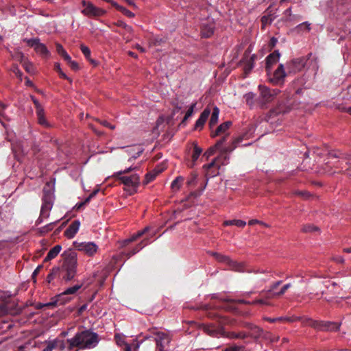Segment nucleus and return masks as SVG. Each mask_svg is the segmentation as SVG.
Returning <instances> with one entry per match:
<instances>
[{"label": "nucleus", "mask_w": 351, "mask_h": 351, "mask_svg": "<svg viewBox=\"0 0 351 351\" xmlns=\"http://www.w3.org/2000/svg\"><path fill=\"white\" fill-rule=\"evenodd\" d=\"M62 263L60 267H53L47 275L46 281L51 284L55 278L66 282L73 280L77 274V254L71 249L64 251L62 254Z\"/></svg>", "instance_id": "1"}, {"label": "nucleus", "mask_w": 351, "mask_h": 351, "mask_svg": "<svg viewBox=\"0 0 351 351\" xmlns=\"http://www.w3.org/2000/svg\"><path fill=\"white\" fill-rule=\"evenodd\" d=\"M200 308L207 311V315L210 318H215L217 324H202V330L212 337H228L230 339H245L247 335L245 332H226L223 326L228 323L227 317L219 316L215 313L210 311V306L208 304L202 305Z\"/></svg>", "instance_id": "2"}, {"label": "nucleus", "mask_w": 351, "mask_h": 351, "mask_svg": "<svg viewBox=\"0 0 351 351\" xmlns=\"http://www.w3.org/2000/svg\"><path fill=\"white\" fill-rule=\"evenodd\" d=\"M99 341V335L89 330L77 332L75 336L66 340L67 350L71 351L75 348L79 350L94 348Z\"/></svg>", "instance_id": "3"}, {"label": "nucleus", "mask_w": 351, "mask_h": 351, "mask_svg": "<svg viewBox=\"0 0 351 351\" xmlns=\"http://www.w3.org/2000/svg\"><path fill=\"white\" fill-rule=\"evenodd\" d=\"M305 323L317 330L324 332L339 331L341 325V322L313 320L311 318H306L305 319Z\"/></svg>", "instance_id": "4"}, {"label": "nucleus", "mask_w": 351, "mask_h": 351, "mask_svg": "<svg viewBox=\"0 0 351 351\" xmlns=\"http://www.w3.org/2000/svg\"><path fill=\"white\" fill-rule=\"evenodd\" d=\"M260 95L256 99L262 108H266L267 104L271 102L279 93L277 89H271L266 86L259 85Z\"/></svg>", "instance_id": "5"}, {"label": "nucleus", "mask_w": 351, "mask_h": 351, "mask_svg": "<svg viewBox=\"0 0 351 351\" xmlns=\"http://www.w3.org/2000/svg\"><path fill=\"white\" fill-rule=\"evenodd\" d=\"M121 182L125 185L124 190L130 195H132L137 192V188L140 184V176L134 173L130 176H122L114 178Z\"/></svg>", "instance_id": "6"}, {"label": "nucleus", "mask_w": 351, "mask_h": 351, "mask_svg": "<svg viewBox=\"0 0 351 351\" xmlns=\"http://www.w3.org/2000/svg\"><path fill=\"white\" fill-rule=\"evenodd\" d=\"M225 165H226V162L223 159L221 160V157H217L209 164L204 165L203 169H204V176L206 180L218 176L220 167Z\"/></svg>", "instance_id": "7"}, {"label": "nucleus", "mask_w": 351, "mask_h": 351, "mask_svg": "<svg viewBox=\"0 0 351 351\" xmlns=\"http://www.w3.org/2000/svg\"><path fill=\"white\" fill-rule=\"evenodd\" d=\"M82 3L84 7L82 13L88 17H99L106 13L105 10L96 7L91 2L83 0Z\"/></svg>", "instance_id": "8"}, {"label": "nucleus", "mask_w": 351, "mask_h": 351, "mask_svg": "<svg viewBox=\"0 0 351 351\" xmlns=\"http://www.w3.org/2000/svg\"><path fill=\"white\" fill-rule=\"evenodd\" d=\"M156 348L158 350L168 351L169 349V343L171 341V337L169 334L164 332H154Z\"/></svg>", "instance_id": "9"}, {"label": "nucleus", "mask_w": 351, "mask_h": 351, "mask_svg": "<svg viewBox=\"0 0 351 351\" xmlns=\"http://www.w3.org/2000/svg\"><path fill=\"white\" fill-rule=\"evenodd\" d=\"M73 245L79 251L84 252L86 254L91 256L95 254L98 249L97 245L93 242H73Z\"/></svg>", "instance_id": "10"}, {"label": "nucleus", "mask_w": 351, "mask_h": 351, "mask_svg": "<svg viewBox=\"0 0 351 351\" xmlns=\"http://www.w3.org/2000/svg\"><path fill=\"white\" fill-rule=\"evenodd\" d=\"M307 62V58L301 57L291 60L288 64V69L289 73H295L301 71L305 66Z\"/></svg>", "instance_id": "11"}, {"label": "nucleus", "mask_w": 351, "mask_h": 351, "mask_svg": "<svg viewBox=\"0 0 351 351\" xmlns=\"http://www.w3.org/2000/svg\"><path fill=\"white\" fill-rule=\"evenodd\" d=\"M215 258L219 262L228 264L232 269L241 271L243 266L235 261H232L228 256L215 252L213 253Z\"/></svg>", "instance_id": "12"}, {"label": "nucleus", "mask_w": 351, "mask_h": 351, "mask_svg": "<svg viewBox=\"0 0 351 351\" xmlns=\"http://www.w3.org/2000/svg\"><path fill=\"white\" fill-rule=\"evenodd\" d=\"M82 285H75L71 287L67 288L65 289L62 293L58 295L56 298V301L58 304H63L67 301H69L71 298H66L65 296L68 295L75 294L81 287Z\"/></svg>", "instance_id": "13"}, {"label": "nucleus", "mask_w": 351, "mask_h": 351, "mask_svg": "<svg viewBox=\"0 0 351 351\" xmlns=\"http://www.w3.org/2000/svg\"><path fill=\"white\" fill-rule=\"evenodd\" d=\"M41 209L43 210H51L53 204V193L45 189H43V195L42 197Z\"/></svg>", "instance_id": "14"}, {"label": "nucleus", "mask_w": 351, "mask_h": 351, "mask_svg": "<svg viewBox=\"0 0 351 351\" xmlns=\"http://www.w3.org/2000/svg\"><path fill=\"white\" fill-rule=\"evenodd\" d=\"M251 50L250 48H248L247 49L245 50L244 53V58L243 61L245 62L244 73L245 75H247L254 68V61L256 58V56L255 54H253L252 56H250L249 59L246 60Z\"/></svg>", "instance_id": "15"}, {"label": "nucleus", "mask_w": 351, "mask_h": 351, "mask_svg": "<svg viewBox=\"0 0 351 351\" xmlns=\"http://www.w3.org/2000/svg\"><path fill=\"white\" fill-rule=\"evenodd\" d=\"M285 77L286 73L285 71L284 65L280 64L274 72L273 77L269 79V81L274 84H278L280 82H283Z\"/></svg>", "instance_id": "16"}, {"label": "nucleus", "mask_w": 351, "mask_h": 351, "mask_svg": "<svg viewBox=\"0 0 351 351\" xmlns=\"http://www.w3.org/2000/svg\"><path fill=\"white\" fill-rule=\"evenodd\" d=\"M280 56L278 50H276L266 58L265 70L267 75L271 73L273 64L277 63L279 60Z\"/></svg>", "instance_id": "17"}, {"label": "nucleus", "mask_w": 351, "mask_h": 351, "mask_svg": "<svg viewBox=\"0 0 351 351\" xmlns=\"http://www.w3.org/2000/svg\"><path fill=\"white\" fill-rule=\"evenodd\" d=\"M243 140L242 136H239L237 138H235L232 143V145H230L228 147H224L221 151V154L218 157H221V160L223 159L224 161L228 159V154L232 152L237 146V144L241 143Z\"/></svg>", "instance_id": "18"}, {"label": "nucleus", "mask_w": 351, "mask_h": 351, "mask_svg": "<svg viewBox=\"0 0 351 351\" xmlns=\"http://www.w3.org/2000/svg\"><path fill=\"white\" fill-rule=\"evenodd\" d=\"M210 114V110L209 108H206L204 111L201 113L199 117L198 118V119L195 122V130H201L206 120L208 119L209 115Z\"/></svg>", "instance_id": "19"}, {"label": "nucleus", "mask_w": 351, "mask_h": 351, "mask_svg": "<svg viewBox=\"0 0 351 351\" xmlns=\"http://www.w3.org/2000/svg\"><path fill=\"white\" fill-rule=\"evenodd\" d=\"M80 222L79 220L73 221L64 231V235L68 239H72L75 237L79 230Z\"/></svg>", "instance_id": "20"}, {"label": "nucleus", "mask_w": 351, "mask_h": 351, "mask_svg": "<svg viewBox=\"0 0 351 351\" xmlns=\"http://www.w3.org/2000/svg\"><path fill=\"white\" fill-rule=\"evenodd\" d=\"M232 123L230 121H226L219 125L215 131H212L210 132V136L212 138H215L216 136L225 133L232 125Z\"/></svg>", "instance_id": "21"}, {"label": "nucleus", "mask_w": 351, "mask_h": 351, "mask_svg": "<svg viewBox=\"0 0 351 351\" xmlns=\"http://www.w3.org/2000/svg\"><path fill=\"white\" fill-rule=\"evenodd\" d=\"M227 136H224L222 137L220 140H219L216 144L210 147L209 149H207L206 152H204L203 156L206 157V159H208L210 156H213L217 149H219L221 148L223 143L226 141Z\"/></svg>", "instance_id": "22"}, {"label": "nucleus", "mask_w": 351, "mask_h": 351, "mask_svg": "<svg viewBox=\"0 0 351 351\" xmlns=\"http://www.w3.org/2000/svg\"><path fill=\"white\" fill-rule=\"evenodd\" d=\"M270 7H269L266 10L267 14L261 17V21L262 23L263 28H264L266 25H270L274 20L276 19V16L274 14L271 13V11L269 10Z\"/></svg>", "instance_id": "23"}, {"label": "nucleus", "mask_w": 351, "mask_h": 351, "mask_svg": "<svg viewBox=\"0 0 351 351\" xmlns=\"http://www.w3.org/2000/svg\"><path fill=\"white\" fill-rule=\"evenodd\" d=\"M246 326L250 330V336L254 338H259L264 334V330L256 325L252 324H247Z\"/></svg>", "instance_id": "24"}, {"label": "nucleus", "mask_w": 351, "mask_h": 351, "mask_svg": "<svg viewBox=\"0 0 351 351\" xmlns=\"http://www.w3.org/2000/svg\"><path fill=\"white\" fill-rule=\"evenodd\" d=\"M290 108L285 106L282 104H279L276 107L269 110V117H274L280 114H285L289 112Z\"/></svg>", "instance_id": "25"}, {"label": "nucleus", "mask_w": 351, "mask_h": 351, "mask_svg": "<svg viewBox=\"0 0 351 351\" xmlns=\"http://www.w3.org/2000/svg\"><path fill=\"white\" fill-rule=\"evenodd\" d=\"M215 26L213 24H203L201 29L202 37L210 38L214 34Z\"/></svg>", "instance_id": "26"}, {"label": "nucleus", "mask_w": 351, "mask_h": 351, "mask_svg": "<svg viewBox=\"0 0 351 351\" xmlns=\"http://www.w3.org/2000/svg\"><path fill=\"white\" fill-rule=\"evenodd\" d=\"M38 118V122L45 128H51V125L47 121L45 115L44 109L38 110L36 112Z\"/></svg>", "instance_id": "27"}, {"label": "nucleus", "mask_w": 351, "mask_h": 351, "mask_svg": "<svg viewBox=\"0 0 351 351\" xmlns=\"http://www.w3.org/2000/svg\"><path fill=\"white\" fill-rule=\"evenodd\" d=\"M61 249H62L61 245H55L47 253V256L44 259V262L50 261L51 260L56 258L58 256V254L60 252Z\"/></svg>", "instance_id": "28"}, {"label": "nucleus", "mask_w": 351, "mask_h": 351, "mask_svg": "<svg viewBox=\"0 0 351 351\" xmlns=\"http://www.w3.org/2000/svg\"><path fill=\"white\" fill-rule=\"evenodd\" d=\"M149 227H145L143 230H140L137 232L136 234H134L132 236H131L129 239H125L123 241V245H128L129 243L136 241L138 238L142 237L145 232H147L149 230Z\"/></svg>", "instance_id": "29"}, {"label": "nucleus", "mask_w": 351, "mask_h": 351, "mask_svg": "<svg viewBox=\"0 0 351 351\" xmlns=\"http://www.w3.org/2000/svg\"><path fill=\"white\" fill-rule=\"evenodd\" d=\"M219 114V109L217 106L214 107L209 120V128L210 130H212L213 128L217 123Z\"/></svg>", "instance_id": "30"}, {"label": "nucleus", "mask_w": 351, "mask_h": 351, "mask_svg": "<svg viewBox=\"0 0 351 351\" xmlns=\"http://www.w3.org/2000/svg\"><path fill=\"white\" fill-rule=\"evenodd\" d=\"M192 145L193 147V151L191 158H192L193 165H194L195 162L199 157L200 154H202V149L198 146L197 143L195 141L192 143Z\"/></svg>", "instance_id": "31"}, {"label": "nucleus", "mask_w": 351, "mask_h": 351, "mask_svg": "<svg viewBox=\"0 0 351 351\" xmlns=\"http://www.w3.org/2000/svg\"><path fill=\"white\" fill-rule=\"evenodd\" d=\"M223 226H236L237 227L243 228L246 225V222L245 221L241 219H232V220H227L225 221L223 223Z\"/></svg>", "instance_id": "32"}, {"label": "nucleus", "mask_w": 351, "mask_h": 351, "mask_svg": "<svg viewBox=\"0 0 351 351\" xmlns=\"http://www.w3.org/2000/svg\"><path fill=\"white\" fill-rule=\"evenodd\" d=\"M56 47V51H57L58 53L60 56H61L66 62L70 61V59L71 58L67 53V52L64 50L63 47L60 44H59V43H57Z\"/></svg>", "instance_id": "33"}, {"label": "nucleus", "mask_w": 351, "mask_h": 351, "mask_svg": "<svg viewBox=\"0 0 351 351\" xmlns=\"http://www.w3.org/2000/svg\"><path fill=\"white\" fill-rule=\"evenodd\" d=\"M261 294L263 295V297L267 300V301L270 299H273V298H278V295H276L277 294V292L276 291H273L272 290H271L270 289H269L267 291H262L261 292Z\"/></svg>", "instance_id": "34"}, {"label": "nucleus", "mask_w": 351, "mask_h": 351, "mask_svg": "<svg viewBox=\"0 0 351 351\" xmlns=\"http://www.w3.org/2000/svg\"><path fill=\"white\" fill-rule=\"evenodd\" d=\"M138 169V167L136 166V167H130L123 171H119L115 172L112 175V177L113 178H119V177L125 176H124L125 174L129 173L132 172V171L136 170Z\"/></svg>", "instance_id": "35"}, {"label": "nucleus", "mask_w": 351, "mask_h": 351, "mask_svg": "<svg viewBox=\"0 0 351 351\" xmlns=\"http://www.w3.org/2000/svg\"><path fill=\"white\" fill-rule=\"evenodd\" d=\"M244 99L246 104L252 108L255 101V94L250 92L244 95Z\"/></svg>", "instance_id": "36"}, {"label": "nucleus", "mask_w": 351, "mask_h": 351, "mask_svg": "<svg viewBox=\"0 0 351 351\" xmlns=\"http://www.w3.org/2000/svg\"><path fill=\"white\" fill-rule=\"evenodd\" d=\"M34 50L37 53H39L41 55L45 56H46L49 54V51L47 50L46 46L40 42L37 44Z\"/></svg>", "instance_id": "37"}, {"label": "nucleus", "mask_w": 351, "mask_h": 351, "mask_svg": "<svg viewBox=\"0 0 351 351\" xmlns=\"http://www.w3.org/2000/svg\"><path fill=\"white\" fill-rule=\"evenodd\" d=\"M58 221L52 222V223H49L47 224L46 226L40 228L39 232L41 234H46V233L51 231L53 229V228L55 227L56 224L58 223Z\"/></svg>", "instance_id": "38"}, {"label": "nucleus", "mask_w": 351, "mask_h": 351, "mask_svg": "<svg viewBox=\"0 0 351 351\" xmlns=\"http://www.w3.org/2000/svg\"><path fill=\"white\" fill-rule=\"evenodd\" d=\"M54 69L56 72H58L60 77L66 80L69 81L70 83L72 82V80L69 78L61 69L60 65L59 63H56L54 66Z\"/></svg>", "instance_id": "39"}, {"label": "nucleus", "mask_w": 351, "mask_h": 351, "mask_svg": "<svg viewBox=\"0 0 351 351\" xmlns=\"http://www.w3.org/2000/svg\"><path fill=\"white\" fill-rule=\"evenodd\" d=\"M184 181V178L181 176L177 177L171 184V186L173 190L178 191L180 189L182 182Z\"/></svg>", "instance_id": "40"}, {"label": "nucleus", "mask_w": 351, "mask_h": 351, "mask_svg": "<svg viewBox=\"0 0 351 351\" xmlns=\"http://www.w3.org/2000/svg\"><path fill=\"white\" fill-rule=\"evenodd\" d=\"M195 106H196V103H193L191 105V106L186 111V112L181 122V124H185V123L188 120V119L192 116V114H193Z\"/></svg>", "instance_id": "41"}, {"label": "nucleus", "mask_w": 351, "mask_h": 351, "mask_svg": "<svg viewBox=\"0 0 351 351\" xmlns=\"http://www.w3.org/2000/svg\"><path fill=\"white\" fill-rule=\"evenodd\" d=\"M114 7L116 8L118 10L121 12L124 15L127 16L128 17L132 18V17L134 16V13H132L131 11L126 9L125 8L118 5L117 3H114Z\"/></svg>", "instance_id": "42"}, {"label": "nucleus", "mask_w": 351, "mask_h": 351, "mask_svg": "<svg viewBox=\"0 0 351 351\" xmlns=\"http://www.w3.org/2000/svg\"><path fill=\"white\" fill-rule=\"evenodd\" d=\"M319 229L317 226H315L313 224H305L303 225L302 228V232L307 233V232H316L319 231Z\"/></svg>", "instance_id": "43"}, {"label": "nucleus", "mask_w": 351, "mask_h": 351, "mask_svg": "<svg viewBox=\"0 0 351 351\" xmlns=\"http://www.w3.org/2000/svg\"><path fill=\"white\" fill-rule=\"evenodd\" d=\"M124 345L123 351H137L138 348V344L136 341H134L132 344L125 343Z\"/></svg>", "instance_id": "44"}, {"label": "nucleus", "mask_w": 351, "mask_h": 351, "mask_svg": "<svg viewBox=\"0 0 351 351\" xmlns=\"http://www.w3.org/2000/svg\"><path fill=\"white\" fill-rule=\"evenodd\" d=\"M310 25L311 24L309 23L304 22L297 25L295 29L298 32H302L304 29L309 32L311 29Z\"/></svg>", "instance_id": "45"}, {"label": "nucleus", "mask_w": 351, "mask_h": 351, "mask_svg": "<svg viewBox=\"0 0 351 351\" xmlns=\"http://www.w3.org/2000/svg\"><path fill=\"white\" fill-rule=\"evenodd\" d=\"M23 41L25 42L27 45L30 47H34V49L36 48V46L37 45V44L39 43L40 40L39 38H30V39H28V38H24L23 39Z\"/></svg>", "instance_id": "46"}, {"label": "nucleus", "mask_w": 351, "mask_h": 351, "mask_svg": "<svg viewBox=\"0 0 351 351\" xmlns=\"http://www.w3.org/2000/svg\"><path fill=\"white\" fill-rule=\"evenodd\" d=\"M58 304L56 301V300L53 302H50L48 303L43 304V303H37L36 304L35 308L36 309H42L43 307H49V306H57Z\"/></svg>", "instance_id": "47"}, {"label": "nucleus", "mask_w": 351, "mask_h": 351, "mask_svg": "<svg viewBox=\"0 0 351 351\" xmlns=\"http://www.w3.org/2000/svg\"><path fill=\"white\" fill-rule=\"evenodd\" d=\"M11 71L15 74V75L19 78V80L21 81L22 80V75H23V73L21 72V71L19 69V66L17 64H13L11 67Z\"/></svg>", "instance_id": "48"}, {"label": "nucleus", "mask_w": 351, "mask_h": 351, "mask_svg": "<svg viewBox=\"0 0 351 351\" xmlns=\"http://www.w3.org/2000/svg\"><path fill=\"white\" fill-rule=\"evenodd\" d=\"M156 178V174H154L152 171L147 173L145 175V180L143 181V184H147L148 183L152 182Z\"/></svg>", "instance_id": "49"}, {"label": "nucleus", "mask_w": 351, "mask_h": 351, "mask_svg": "<svg viewBox=\"0 0 351 351\" xmlns=\"http://www.w3.org/2000/svg\"><path fill=\"white\" fill-rule=\"evenodd\" d=\"M251 304H261L269 306L271 305V303L263 297L262 298L254 300V301L252 302Z\"/></svg>", "instance_id": "50"}, {"label": "nucleus", "mask_w": 351, "mask_h": 351, "mask_svg": "<svg viewBox=\"0 0 351 351\" xmlns=\"http://www.w3.org/2000/svg\"><path fill=\"white\" fill-rule=\"evenodd\" d=\"M80 49H81L82 53L86 57V58L89 60L90 58V49L88 47L82 45L80 46Z\"/></svg>", "instance_id": "51"}, {"label": "nucleus", "mask_w": 351, "mask_h": 351, "mask_svg": "<svg viewBox=\"0 0 351 351\" xmlns=\"http://www.w3.org/2000/svg\"><path fill=\"white\" fill-rule=\"evenodd\" d=\"M293 194L300 196L303 199H308L310 196V194L306 191H295Z\"/></svg>", "instance_id": "52"}, {"label": "nucleus", "mask_w": 351, "mask_h": 351, "mask_svg": "<svg viewBox=\"0 0 351 351\" xmlns=\"http://www.w3.org/2000/svg\"><path fill=\"white\" fill-rule=\"evenodd\" d=\"M146 245H147V243H144V241H143L142 242H141L140 243H138L136 247H134L132 250V254H136V253H137L140 250H141L142 248H143Z\"/></svg>", "instance_id": "53"}, {"label": "nucleus", "mask_w": 351, "mask_h": 351, "mask_svg": "<svg viewBox=\"0 0 351 351\" xmlns=\"http://www.w3.org/2000/svg\"><path fill=\"white\" fill-rule=\"evenodd\" d=\"M244 347L242 346H233L226 348L223 351H243Z\"/></svg>", "instance_id": "54"}, {"label": "nucleus", "mask_w": 351, "mask_h": 351, "mask_svg": "<svg viewBox=\"0 0 351 351\" xmlns=\"http://www.w3.org/2000/svg\"><path fill=\"white\" fill-rule=\"evenodd\" d=\"M291 287V283H288L285 285L279 291L277 292L276 295H278L279 297L282 296L285 293V292L287 291L288 289H289Z\"/></svg>", "instance_id": "55"}, {"label": "nucleus", "mask_w": 351, "mask_h": 351, "mask_svg": "<svg viewBox=\"0 0 351 351\" xmlns=\"http://www.w3.org/2000/svg\"><path fill=\"white\" fill-rule=\"evenodd\" d=\"M8 313V308L5 303L0 304V316H3Z\"/></svg>", "instance_id": "56"}, {"label": "nucleus", "mask_w": 351, "mask_h": 351, "mask_svg": "<svg viewBox=\"0 0 351 351\" xmlns=\"http://www.w3.org/2000/svg\"><path fill=\"white\" fill-rule=\"evenodd\" d=\"M346 154L345 153H343L340 151H337V152H335L334 153H330V158H341V159H344V157Z\"/></svg>", "instance_id": "57"}, {"label": "nucleus", "mask_w": 351, "mask_h": 351, "mask_svg": "<svg viewBox=\"0 0 351 351\" xmlns=\"http://www.w3.org/2000/svg\"><path fill=\"white\" fill-rule=\"evenodd\" d=\"M228 301L233 304H251V303H252V302L244 300H230Z\"/></svg>", "instance_id": "58"}, {"label": "nucleus", "mask_w": 351, "mask_h": 351, "mask_svg": "<svg viewBox=\"0 0 351 351\" xmlns=\"http://www.w3.org/2000/svg\"><path fill=\"white\" fill-rule=\"evenodd\" d=\"M25 70L28 72V73H30L32 71V70L33 69V65L32 64V63L29 62L28 61H25L23 62V64H22Z\"/></svg>", "instance_id": "59"}, {"label": "nucleus", "mask_w": 351, "mask_h": 351, "mask_svg": "<svg viewBox=\"0 0 351 351\" xmlns=\"http://www.w3.org/2000/svg\"><path fill=\"white\" fill-rule=\"evenodd\" d=\"M32 100L35 106L36 112L38 110L43 109V108L41 106L40 104L39 103L38 100L34 96H32Z\"/></svg>", "instance_id": "60"}, {"label": "nucleus", "mask_w": 351, "mask_h": 351, "mask_svg": "<svg viewBox=\"0 0 351 351\" xmlns=\"http://www.w3.org/2000/svg\"><path fill=\"white\" fill-rule=\"evenodd\" d=\"M66 62L73 70H74V71L78 70V69H79L78 64L76 62L72 60L71 58L70 59V61H67Z\"/></svg>", "instance_id": "61"}, {"label": "nucleus", "mask_w": 351, "mask_h": 351, "mask_svg": "<svg viewBox=\"0 0 351 351\" xmlns=\"http://www.w3.org/2000/svg\"><path fill=\"white\" fill-rule=\"evenodd\" d=\"M165 168L162 165H158L152 171L156 174V176L159 175L164 171Z\"/></svg>", "instance_id": "62"}, {"label": "nucleus", "mask_w": 351, "mask_h": 351, "mask_svg": "<svg viewBox=\"0 0 351 351\" xmlns=\"http://www.w3.org/2000/svg\"><path fill=\"white\" fill-rule=\"evenodd\" d=\"M16 58L20 61L21 64H23L25 61H27L26 58L25 57V55L21 51H18L16 53Z\"/></svg>", "instance_id": "63"}, {"label": "nucleus", "mask_w": 351, "mask_h": 351, "mask_svg": "<svg viewBox=\"0 0 351 351\" xmlns=\"http://www.w3.org/2000/svg\"><path fill=\"white\" fill-rule=\"evenodd\" d=\"M57 342H58V348H59L60 350L62 351L66 348H67V346H66V343L63 340H60V339H57Z\"/></svg>", "instance_id": "64"}]
</instances>
